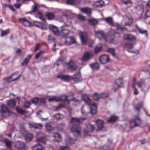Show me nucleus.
Wrapping results in <instances>:
<instances>
[{
  "label": "nucleus",
  "mask_w": 150,
  "mask_h": 150,
  "mask_svg": "<svg viewBox=\"0 0 150 150\" xmlns=\"http://www.w3.org/2000/svg\"><path fill=\"white\" fill-rule=\"evenodd\" d=\"M99 60L102 64H105L109 61V58L108 55L103 54L99 57Z\"/></svg>",
  "instance_id": "nucleus-13"
},
{
  "label": "nucleus",
  "mask_w": 150,
  "mask_h": 150,
  "mask_svg": "<svg viewBox=\"0 0 150 150\" xmlns=\"http://www.w3.org/2000/svg\"><path fill=\"white\" fill-rule=\"evenodd\" d=\"M95 33L96 36L99 40H105L106 41V35L103 31L101 30L96 31Z\"/></svg>",
  "instance_id": "nucleus-9"
},
{
  "label": "nucleus",
  "mask_w": 150,
  "mask_h": 150,
  "mask_svg": "<svg viewBox=\"0 0 150 150\" xmlns=\"http://www.w3.org/2000/svg\"><path fill=\"white\" fill-rule=\"evenodd\" d=\"M95 4H96V6L97 7H101L102 6V5L100 4L99 1H97Z\"/></svg>",
  "instance_id": "nucleus-60"
},
{
  "label": "nucleus",
  "mask_w": 150,
  "mask_h": 150,
  "mask_svg": "<svg viewBox=\"0 0 150 150\" xmlns=\"http://www.w3.org/2000/svg\"><path fill=\"white\" fill-rule=\"evenodd\" d=\"M136 84L135 82H134L133 83L132 88L134 89V93L135 95H137L139 93V92L136 87Z\"/></svg>",
  "instance_id": "nucleus-45"
},
{
  "label": "nucleus",
  "mask_w": 150,
  "mask_h": 150,
  "mask_svg": "<svg viewBox=\"0 0 150 150\" xmlns=\"http://www.w3.org/2000/svg\"><path fill=\"white\" fill-rule=\"evenodd\" d=\"M135 28L139 30V32L142 34H145L147 37L148 36V33L146 30H144L140 28L137 24L135 25Z\"/></svg>",
  "instance_id": "nucleus-24"
},
{
  "label": "nucleus",
  "mask_w": 150,
  "mask_h": 150,
  "mask_svg": "<svg viewBox=\"0 0 150 150\" xmlns=\"http://www.w3.org/2000/svg\"><path fill=\"white\" fill-rule=\"evenodd\" d=\"M19 21L25 26H29L30 24V22L25 18H19Z\"/></svg>",
  "instance_id": "nucleus-19"
},
{
  "label": "nucleus",
  "mask_w": 150,
  "mask_h": 150,
  "mask_svg": "<svg viewBox=\"0 0 150 150\" xmlns=\"http://www.w3.org/2000/svg\"><path fill=\"white\" fill-rule=\"evenodd\" d=\"M31 55L30 54L28 55L23 61V62L21 63V65H23V64L26 65L31 58Z\"/></svg>",
  "instance_id": "nucleus-31"
},
{
  "label": "nucleus",
  "mask_w": 150,
  "mask_h": 150,
  "mask_svg": "<svg viewBox=\"0 0 150 150\" xmlns=\"http://www.w3.org/2000/svg\"><path fill=\"white\" fill-rule=\"evenodd\" d=\"M117 119V117L115 116H112L107 120V122H111L115 121Z\"/></svg>",
  "instance_id": "nucleus-42"
},
{
  "label": "nucleus",
  "mask_w": 150,
  "mask_h": 150,
  "mask_svg": "<svg viewBox=\"0 0 150 150\" xmlns=\"http://www.w3.org/2000/svg\"><path fill=\"white\" fill-rule=\"evenodd\" d=\"M45 16L48 20L52 19L55 17V16L53 13L49 12L46 13Z\"/></svg>",
  "instance_id": "nucleus-28"
},
{
  "label": "nucleus",
  "mask_w": 150,
  "mask_h": 150,
  "mask_svg": "<svg viewBox=\"0 0 150 150\" xmlns=\"http://www.w3.org/2000/svg\"><path fill=\"white\" fill-rule=\"evenodd\" d=\"M58 97L55 96H53L51 97H50L49 98H48V101L50 102H52V101H58Z\"/></svg>",
  "instance_id": "nucleus-43"
},
{
  "label": "nucleus",
  "mask_w": 150,
  "mask_h": 150,
  "mask_svg": "<svg viewBox=\"0 0 150 150\" xmlns=\"http://www.w3.org/2000/svg\"><path fill=\"white\" fill-rule=\"evenodd\" d=\"M81 11L85 13L88 16H89L91 14V12L90 9L88 7H85L81 9Z\"/></svg>",
  "instance_id": "nucleus-22"
},
{
  "label": "nucleus",
  "mask_w": 150,
  "mask_h": 150,
  "mask_svg": "<svg viewBox=\"0 0 150 150\" xmlns=\"http://www.w3.org/2000/svg\"><path fill=\"white\" fill-rule=\"evenodd\" d=\"M58 101H62L64 102L67 101L68 102V100H69L67 99V96L66 95H64L58 97Z\"/></svg>",
  "instance_id": "nucleus-33"
},
{
  "label": "nucleus",
  "mask_w": 150,
  "mask_h": 150,
  "mask_svg": "<svg viewBox=\"0 0 150 150\" xmlns=\"http://www.w3.org/2000/svg\"><path fill=\"white\" fill-rule=\"evenodd\" d=\"M15 147L18 149H22L24 148L25 144L23 142H19L15 144Z\"/></svg>",
  "instance_id": "nucleus-18"
},
{
  "label": "nucleus",
  "mask_w": 150,
  "mask_h": 150,
  "mask_svg": "<svg viewBox=\"0 0 150 150\" xmlns=\"http://www.w3.org/2000/svg\"><path fill=\"white\" fill-rule=\"evenodd\" d=\"M7 103L8 106L13 108L15 106L16 102L13 99H11L7 101Z\"/></svg>",
  "instance_id": "nucleus-25"
},
{
  "label": "nucleus",
  "mask_w": 150,
  "mask_h": 150,
  "mask_svg": "<svg viewBox=\"0 0 150 150\" xmlns=\"http://www.w3.org/2000/svg\"><path fill=\"white\" fill-rule=\"evenodd\" d=\"M7 34V33L5 31L2 30L1 34V36L3 37L4 35H6Z\"/></svg>",
  "instance_id": "nucleus-62"
},
{
  "label": "nucleus",
  "mask_w": 150,
  "mask_h": 150,
  "mask_svg": "<svg viewBox=\"0 0 150 150\" xmlns=\"http://www.w3.org/2000/svg\"><path fill=\"white\" fill-rule=\"evenodd\" d=\"M68 66V68L70 69L72 71H75L77 69V67L72 62H70L67 64Z\"/></svg>",
  "instance_id": "nucleus-26"
},
{
  "label": "nucleus",
  "mask_w": 150,
  "mask_h": 150,
  "mask_svg": "<svg viewBox=\"0 0 150 150\" xmlns=\"http://www.w3.org/2000/svg\"><path fill=\"white\" fill-rule=\"evenodd\" d=\"M75 83H77L81 81L82 80L80 71L75 73L72 77L71 79Z\"/></svg>",
  "instance_id": "nucleus-12"
},
{
  "label": "nucleus",
  "mask_w": 150,
  "mask_h": 150,
  "mask_svg": "<svg viewBox=\"0 0 150 150\" xmlns=\"http://www.w3.org/2000/svg\"><path fill=\"white\" fill-rule=\"evenodd\" d=\"M33 137V136L31 134H28L25 137V139L27 142L30 141Z\"/></svg>",
  "instance_id": "nucleus-36"
},
{
  "label": "nucleus",
  "mask_w": 150,
  "mask_h": 150,
  "mask_svg": "<svg viewBox=\"0 0 150 150\" xmlns=\"http://www.w3.org/2000/svg\"><path fill=\"white\" fill-rule=\"evenodd\" d=\"M142 107V103H139L136 104L134 106L135 109L138 111H139L140 108Z\"/></svg>",
  "instance_id": "nucleus-41"
},
{
  "label": "nucleus",
  "mask_w": 150,
  "mask_h": 150,
  "mask_svg": "<svg viewBox=\"0 0 150 150\" xmlns=\"http://www.w3.org/2000/svg\"><path fill=\"white\" fill-rule=\"evenodd\" d=\"M102 48L101 44H99L96 47L94 50V52L95 53H98L100 51Z\"/></svg>",
  "instance_id": "nucleus-38"
},
{
  "label": "nucleus",
  "mask_w": 150,
  "mask_h": 150,
  "mask_svg": "<svg viewBox=\"0 0 150 150\" xmlns=\"http://www.w3.org/2000/svg\"><path fill=\"white\" fill-rule=\"evenodd\" d=\"M70 101H73V104L75 106L78 105L81 103V101L80 100L76 98H73L70 100H68V103L69 104V103Z\"/></svg>",
  "instance_id": "nucleus-20"
},
{
  "label": "nucleus",
  "mask_w": 150,
  "mask_h": 150,
  "mask_svg": "<svg viewBox=\"0 0 150 150\" xmlns=\"http://www.w3.org/2000/svg\"><path fill=\"white\" fill-rule=\"evenodd\" d=\"M9 110L8 108L4 105L1 106L0 112L1 113H5L7 112H9Z\"/></svg>",
  "instance_id": "nucleus-29"
},
{
  "label": "nucleus",
  "mask_w": 150,
  "mask_h": 150,
  "mask_svg": "<svg viewBox=\"0 0 150 150\" xmlns=\"http://www.w3.org/2000/svg\"><path fill=\"white\" fill-rule=\"evenodd\" d=\"M57 77L65 81L69 82L72 78V77L70 76L64 74H61L57 76Z\"/></svg>",
  "instance_id": "nucleus-11"
},
{
  "label": "nucleus",
  "mask_w": 150,
  "mask_h": 150,
  "mask_svg": "<svg viewBox=\"0 0 150 150\" xmlns=\"http://www.w3.org/2000/svg\"><path fill=\"white\" fill-rule=\"evenodd\" d=\"M106 51L108 52L111 53L113 56H115V49L113 48H108L106 50Z\"/></svg>",
  "instance_id": "nucleus-37"
},
{
  "label": "nucleus",
  "mask_w": 150,
  "mask_h": 150,
  "mask_svg": "<svg viewBox=\"0 0 150 150\" xmlns=\"http://www.w3.org/2000/svg\"><path fill=\"white\" fill-rule=\"evenodd\" d=\"M36 26L41 28L42 29L46 30L47 29L46 26L41 22H38V25H37Z\"/></svg>",
  "instance_id": "nucleus-40"
},
{
  "label": "nucleus",
  "mask_w": 150,
  "mask_h": 150,
  "mask_svg": "<svg viewBox=\"0 0 150 150\" xmlns=\"http://www.w3.org/2000/svg\"><path fill=\"white\" fill-rule=\"evenodd\" d=\"M149 81H150V80H149ZM137 85L144 92L148 91L150 87V85L145 83L143 79H141L139 81L137 82Z\"/></svg>",
  "instance_id": "nucleus-5"
},
{
  "label": "nucleus",
  "mask_w": 150,
  "mask_h": 150,
  "mask_svg": "<svg viewBox=\"0 0 150 150\" xmlns=\"http://www.w3.org/2000/svg\"><path fill=\"white\" fill-rule=\"evenodd\" d=\"M121 1L122 2L126 5H127L128 4H132V1L131 0H122Z\"/></svg>",
  "instance_id": "nucleus-53"
},
{
  "label": "nucleus",
  "mask_w": 150,
  "mask_h": 150,
  "mask_svg": "<svg viewBox=\"0 0 150 150\" xmlns=\"http://www.w3.org/2000/svg\"><path fill=\"white\" fill-rule=\"evenodd\" d=\"M63 62V60L61 59H58L57 62L54 63V65H56L57 66H59L60 64H62Z\"/></svg>",
  "instance_id": "nucleus-50"
},
{
  "label": "nucleus",
  "mask_w": 150,
  "mask_h": 150,
  "mask_svg": "<svg viewBox=\"0 0 150 150\" xmlns=\"http://www.w3.org/2000/svg\"><path fill=\"white\" fill-rule=\"evenodd\" d=\"M40 45V43L36 45L35 49V51H36L39 48Z\"/></svg>",
  "instance_id": "nucleus-63"
},
{
  "label": "nucleus",
  "mask_w": 150,
  "mask_h": 150,
  "mask_svg": "<svg viewBox=\"0 0 150 150\" xmlns=\"http://www.w3.org/2000/svg\"><path fill=\"white\" fill-rule=\"evenodd\" d=\"M29 124L30 127L35 129H39V128H41L42 127V125L40 123H30Z\"/></svg>",
  "instance_id": "nucleus-17"
},
{
  "label": "nucleus",
  "mask_w": 150,
  "mask_h": 150,
  "mask_svg": "<svg viewBox=\"0 0 150 150\" xmlns=\"http://www.w3.org/2000/svg\"><path fill=\"white\" fill-rule=\"evenodd\" d=\"M30 102L28 100H25L24 102V107L25 108H28L30 107Z\"/></svg>",
  "instance_id": "nucleus-46"
},
{
  "label": "nucleus",
  "mask_w": 150,
  "mask_h": 150,
  "mask_svg": "<svg viewBox=\"0 0 150 150\" xmlns=\"http://www.w3.org/2000/svg\"><path fill=\"white\" fill-rule=\"evenodd\" d=\"M93 56V54L90 52H86L84 54L80 59L82 61H86L89 60Z\"/></svg>",
  "instance_id": "nucleus-10"
},
{
  "label": "nucleus",
  "mask_w": 150,
  "mask_h": 150,
  "mask_svg": "<svg viewBox=\"0 0 150 150\" xmlns=\"http://www.w3.org/2000/svg\"><path fill=\"white\" fill-rule=\"evenodd\" d=\"M90 66L93 69H98L99 68V64L96 63L90 64Z\"/></svg>",
  "instance_id": "nucleus-39"
},
{
  "label": "nucleus",
  "mask_w": 150,
  "mask_h": 150,
  "mask_svg": "<svg viewBox=\"0 0 150 150\" xmlns=\"http://www.w3.org/2000/svg\"><path fill=\"white\" fill-rule=\"evenodd\" d=\"M83 106L81 108V112L83 114L85 115H88V112H84L83 111Z\"/></svg>",
  "instance_id": "nucleus-64"
},
{
  "label": "nucleus",
  "mask_w": 150,
  "mask_h": 150,
  "mask_svg": "<svg viewBox=\"0 0 150 150\" xmlns=\"http://www.w3.org/2000/svg\"><path fill=\"white\" fill-rule=\"evenodd\" d=\"M31 100L33 103L36 105L39 101V98L36 97L34 98L31 99Z\"/></svg>",
  "instance_id": "nucleus-48"
},
{
  "label": "nucleus",
  "mask_w": 150,
  "mask_h": 150,
  "mask_svg": "<svg viewBox=\"0 0 150 150\" xmlns=\"http://www.w3.org/2000/svg\"><path fill=\"white\" fill-rule=\"evenodd\" d=\"M123 81L121 78H118L116 79L115 81V84L117 85L118 88L121 87V85L123 84Z\"/></svg>",
  "instance_id": "nucleus-30"
},
{
  "label": "nucleus",
  "mask_w": 150,
  "mask_h": 150,
  "mask_svg": "<svg viewBox=\"0 0 150 150\" xmlns=\"http://www.w3.org/2000/svg\"><path fill=\"white\" fill-rule=\"evenodd\" d=\"M16 110L17 112L21 114H23L25 112V111L24 110L19 108L17 107L16 108Z\"/></svg>",
  "instance_id": "nucleus-49"
},
{
  "label": "nucleus",
  "mask_w": 150,
  "mask_h": 150,
  "mask_svg": "<svg viewBox=\"0 0 150 150\" xmlns=\"http://www.w3.org/2000/svg\"><path fill=\"white\" fill-rule=\"evenodd\" d=\"M64 107L65 106L64 105L62 104H60L57 107V110H58L62 108H64Z\"/></svg>",
  "instance_id": "nucleus-59"
},
{
  "label": "nucleus",
  "mask_w": 150,
  "mask_h": 150,
  "mask_svg": "<svg viewBox=\"0 0 150 150\" xmlns=\"http://www.w3.org/2000/svg\"><path fill=\"white\" fill-rule=\"evenodd\" d=\"M38 134L36 140L37 142L39 143L34 146L33 148V150H44V148L41 145L40 143H42L44 144H45L46 142L45 138L44 136L38 137Z\"/></svg>",
  "instance_id": "nucleus-4"
},
{
  "label": "nucleus",
  "mask_w": 150,
  "mask_h": 150,
  "mask_svg": "<svg viewBox=\"0 0 150 150\" xmlns=\"http://www.w3.org/2000/svg\"><path fill=\"white\" fill-rule=\"evenodd\" d=\"M82 98L85 102L86 104L89 106H90V112L92 115L95 114L97 112L96 104L95 103L91 104V99L86 94H83L82 96Z\"/></svg>",
  "instance_id": "nucleus-3"
},
{
  "label": "nucleus",
  "mask_w": 150,
  "mask_h": 150,
  "mask_svg": "<svg viewBox=\"0 0 150 150\" xmlns=\"http://www.w3.org/2000/svg\"><path fill=\"white\" fill-rule=\"evenodd\" d=\"M42 51H40L38 53H37L35 56V58L36 59H38L41 56Z\"/></svg>",
  "instance_id": "nucleus-58"
},
{
  "label": "nucleus",
  "mask_w": 150,
  "mask_h": 150,
  "mask_svg": "<svg viewBox=\"0 0 150 150\" xmlns=\"http://www.w3.org/2000/svg\"><path fill=\"white\" fill-rule=\"evenodd\" d=\"M130 122L131 125L132 123L133 122L134 124V125L132 126L131 125V127L132 128H134L135 127L139 126L142 123V121L139 118L138 115L135 116L134 118Z\"/></svg>",
  "instance_id": "nucleus-7"
},
{
  "label": "nucleus",
  "mask_w": 150,
  "mask_h": 150,
  "mask_svg": "<svg viewBox=\"0 0 150 150\" xmlns=\"http://www.w3.org/2000/svg\"><path fill=\"white\" fill-rule=\"evenodd\" d=\"M108 96L107 93H102L100 95V98H104L108 97Z\"/></svg>",
  "instance_id": "nucleus-51"
},
{
  "label": "nucleus",
  "mask_w": 150,
  "mask_h": 150,
  "mask_svg": "<svg viewBox=\"0 0 150 150\" xmlns=\"http://www.w3.org/2000/svg\"><path fill=\"white\" fill-rule=\"evenodd\" d=\"M100 98V95L98 94L97 93H94L93 96V98L94 100H98Z\"/></svg>",
  "instance_id": "nucleus-47"
},
{
  "label": "nucleus",
  "mask_w": 150,
  "mask_h": 150,
  "mask_svg": "<svg viewBox=\"0 0 150 150\" xmlns=\"http://www.w3.org/2000/svg\"><path fill=\"white\" fill-rule=\"evenodd\" d=\"M70 26V25L67 24L66 23H64L61 26L60 32L58 28L53 25H49V28L55 35H60L62 38H64L66 37L70 33L71 31L68 28Z\"/></svg>",
  "instance_id": "nucleus-1"
},
{
  "label": "nucleus",
  "mask_w": 150,
  "mask_h": 150,
  "mask_svg": "<svg viewBox=\"0 0 150 150\" xmlns=\"http://www.w3.org/2000/svg\"><path fill=\"white\" fill-rule=\"evenodd\" d=\"M69 148L67 146H62L60 147L59 150H69Z\"/></svg>",
  "instance_id": "nucleus-52"
},
{
  "label": "nucleus",
  "mask_w": 150,
  "mask_h": 150,
  "mask_svg": "<svg viewBox=\"0 0 150 150\" xmlns=\"http://www.w3.org/2000/svg\"><path fill=\"white\" fill-rule=\"evenodd\" d=\"M53 137L55 138L53 139L54 142H59L62 140L61 137L58 133L54 134Z\"/></svg>",
  "instance_id": "nucleus-23"
},
{
  "label": "nucleus",
  "mask_w": 150,
  "mask_h": 150,
  "mask_svg": "<svg viewBox=\"0 0 150 150\" xmlns=\"http://www.w3.org/2000/svg\"><path fill=\"white\" fill-rule=\"evenodd\" d=\"M88 21L89 24L93 25H96L98 22L97 20L94 18L88 19Z\"/></svg>",
  "instance_id": "nucleus-35"
},
{
  "label": "nucleus",
  "mask_w": 150,
  "mask_h": 150,
  "mask_svg": "<svg viewBox=\"0 0 150 150\" xmlns=\"http://www.w3.org/2000/svg\"><path fill=\"white\" fill-rule=\"evenodd\" d=\"M94 129L95 127L93 125L89 124L86 125V127L84 129L83 132L86 134H87L88 132H93Z\"/></svg>",
  "instance_id": "nucleus-14"
},
{
  "label": "nucleus",
  "mask_w": 150,
  "mask_h": 150,
  "mask_svg": "<svg viewBox=\"0 0 150 150\" xmlns=\"http://www.w3.org/2000/svg\"><path fill=\"white\" fill-rule=\"evenodd\" d=\"M75 0H67V2L68 4H74L75 3Z\"/></svg>",
  "instance_id": "nucleus-54"
},
{
  "label": "nucleus",
  "mask_w": 150,
  "mask_h": 150,
  "mask_svg": "<svg viewBox=\"0 0 150 150\" xmlns=\"http://www.w3.org/2000/svg\"><path fill=\"white\" fill-rule=\"evenodd\" d=\"M3 141L7 148H11V143L10 141L7 139H4Z\"/></svg>",
  "instance_id": "nucleus-32"
},
{
  "label": "nucleus",
  "mask_w": 150,
  "mask_h": 150,
  "mask_svg": "<svg viewBox=\"0 0 150 150\" xmlns=\"http://www.w3.org/2000/svg\"><path fill=\"white\" fill-rule=\"evenodd\" d=\"M86 117H72L70 121V122L72 124L71 129L75 137L80 136L81 128L78 124L76 122L80 123L85 120Z\"/></svg>",
  "instance_id": "nucleus-2"
},
{
  "label": "nucleus",
  "mask_w": 150,
  "mask_h": 150,
  "mask_svg": "<svg viewBox=\"0 0 150 150\" xmlns=\"http://www.w3.org/2000/svg\"><path fill=\"white\" fill-rule=\"evenodd\" d=\"M37 6H33L32 7V10L29 12L30 13L33 12L34 13L37 10Z\"/></svg>",
  "instance_id": "nucleus-55"
},
{
  "label": "nucleus",
  "mask_w": 150,
  "mask_h": 150,
  "mask_svg": "<svg viewBox=\"0 0 150 150\" xmlns=\"http://www.w3.org/2000/svg\"><path fill=\"white\" fill-rule=\"evenodd\" d=\"M39 101H40L41 103H44L45 101V98H40V99H39Z\"/></svg>",
  "instance_id": "nucleus-61"
},
{
  "label": "nucleus",
  "mask_w": 150,
  "mask_h": 150,
  "mask_svg": "<svg viewBox=\"0 0 150 150\" xmlns=\"http://www.w3.org/2000/svg\"><path fill=\"white\" fill-rule=\"evenodd\" d=\"M79 35L80 39L81 40L82 44L83 45L86 44L88 40L87 33L85 32H80Z\"/></svg>",
  "instance_id": "nucleus-8"
},
{
  "label": "nucleus",
  "mask_w": 150,
  "mask_h": 150,
  "mask_svg": "<svg viewBox=\"0 0 150 150\" xmlns=\"http://www.w3.org/2000/svg\"><path fill=\"white\" fill-rule=\"evenodd\" d=\"M125 48L128 49H131L133 47V44L132 43L127 42L124 44Z\"/></svg>",
  "instance_id": "nucleus-44"
},
{
  "label": "nucleus",
  "mask_w": 150,
  "mask_h": 150,
  "mask_svg": "<svg viewBox=\"0 0 150 150\" xmlns=\"http://www.w3.org/2000/svg\"><path fill=\"white\" fill-rule=\"evenodd\" d=\"M105 20L110 24L111 25H115L116 26L117 29L118 30H120L122 31L124 30H126V28H125L121 27L119 24L117 23H114L112 18L111 17L106 18H105Z\"/></svg>",
  "instance_id": "nucleus-6"
},
{
  "label": "nucleus",
  "mask_w": 150,
  "mask_h": 150,
  "mask_svg": "<svg viewBox=\"0 0 150 150\" xmlns=\"http://www.w3.org/2000/svg\"><path fill=\"white\" fill-rule=\"evenodd\" d=\"M100 150H109L107 146H101L100 147Z\"/></svg>",
  "instance_id": "nucleus-56"
},
{
  "label": "nucleus",
  "mask_w": 150,
  "mask_h": 150,
  "mask_svg": "<svg viewBox=\"0 0 150 150\" xmlns=\"http://www.w3.org/2000/svg\"><path fill=\"white\" fill-rule=\"evenodd\" d=\"M124 37L125 39L129 40H134L136 39V38L133 35L130 34H125Z\"/></svg>",
  "instance_id": "nucleus-16"
},
{
  "label": "nucleus",
  "mask_w": 150,
  "mask_h": 150,
  "mask_svg": "<svg viewBox=\"0 0 150 150\" xmlns=\"http://www.w3.org/2000/svg\"><path fill=\"white\" fill-rule=\"evenodd\" d=\"M125 20V25H130L133 23V20L131 18L126 17Z\"/></svg>",
  "instance_id": "nucleus-27"
},
{
  "label": "nucleus",
  "mask_w": 150,
  "mask_h": 150,
  "mask_svg": "<svg viewBox=\"0 0 150 150\" xmlns=\"http://www.w3.org/2000/svg\"><path fill=\"white\" fill-rule=\"evenodd\" d=\"M60 115L59 113L56 114L53 116V117L55 118L57 120H58L60 118Z\"/></svg>",
  "instance_id": "nucleus-57"
},
{
  "label": "nucleus",
  "mask_w": 150,
  "mask_h": 150,
  "mask_svg": "<svg viewBox=\"0 0 150 150\" xmlns=\"http://www.w3.org/2000/svg\"><path fill=\"white\" fill-rule=\"evenodd\" d=\"M96 123L99 130H100L103 127L104 125V122L103 121L98 119L96 121Z\"/></svg>",
  "instance_id": "nucleus-21"
},
{
  "label": "nucleus",
  "mask_w": 150,
  "mask_h": 150,
  "mask_svg": "<svg viewBox=\"0 0 150 150\" xmlns=\"http://www.w3.org/2000/svg\"><path fill=\"white\" fill-rule=\"evenodd\" d=\"M65 42L67 45H70L75 42V39L72 37H67L65 39Z\"/></svg>",
  "instance_id": "nucleus-15"
},
{
  "label": "nucleus",
  "mask_w": 150,
  "mask_h": 150,
  "mask_svg": "<svg viewBox=\"0 0 150 150\" xmlns=\"http://www.w3.org/2000/svg\"><path fill=\"white\" fill-rule=\"evenodd\" d=\"M45 128L47 131H50L52 130L53 127L52 125V124L49 122H47L45 124Z\"/></svg>",
  "instance_id": "nucleus-34"
}]
</instances>
